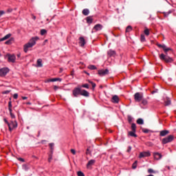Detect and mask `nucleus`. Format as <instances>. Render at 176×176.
Returning a JSON list of instances; mask_svg holds the SVG:
<instances>
[{
    "instance_id": "nucleus-56",
    "label": "nucleus",
    "mask_w": 176,
    "mask_h": 176,
    "mask_svg": "<svg viewBox=\"0 0 176 176\" xmlns=\"http://www.w3.org/2000/svg\"><path fill=\"white\" fill-rule=\"evenodd\" d=\"M32 17L33 20H36V16L35 15H34V14H32Z\"/></svg>"
},
{
    "instance_id": "nucleus-40",
    "label": "nucleus",
    "mask_w": 176,
    "mask_h": 176,
    "mask_svg": "<svg viewBox=\"0 0 176 176\" xmlns=\"http://www.w3.org/2000/svg\"><path fill=\"white\" fill-rule=\"evenodd\" d=\"M142 105H147L148 104V101L145 99H143L142 100Z\"/></svg>"
},
{
    "instance_id": "nucleus-5",
    "label": "nucleus",
    "mask_w": 176,
    "mask_h": 176,
    "mask_svg": "<svg viewBox=\"0 0 176 176\" xmlns=\"http://www.w3.org/2000/svg\"><path fill=\"white\" fill-rule=\"evenodd\" d=\"M6 57H8V63H16V56L14 54H7Z\"/></svg>"
},
{
    "instance_id": "nucleus-21",
    "label": "nucleus",
    "mask_w": 176,
    "mask_h": 176,
    "mask_svg": "<svg viewBox=\"0 0 176 176\" xmlns=\"http://www.w3.org/2000/svg\"><path fill=\"white\" fill-rule=\"evenodd\" d=\"M94 163H96V160H89L87 164V168H89L90 167V166H93V164H94Z\"/></svg>"
},
{
    "instance_id": "nucleus-9",
    "label": "nucleus",
    "mask_w": 176,
    "mask_h": 176,
    "mask_svg": "<svg viewBox=\"0 0 176 176\" xmlns=\"http://www.w3.org/2000/svg\"><path fill=\"white\" fill-rule=\"evenodd\" d=\"M9 72V69L4 67L0 69V76H6V74Z\"/></svg>"
},
{
    "instance_id": "nucleus-31",
    "label": "nucleus",
    "mask_w": 176,
    "mask_h": 176,
    "mask_svg": "<svg viewBox=\"0 0 176 176\" xmlns=\"http://www.w3.org/2000/svg\"><path fill=\"white\" fill-rule=\"evenodd\" d=\"M88 82H89V83H90L91 85L93 90H94V89H96V83H94L93 81H91L90 80H89Z\"/></svg>"
},
{
    "instance_id": "nucleus-63",
    "label": "nucleus",
    "mask_w": 176,
    "mask_h": 176,
    "mask_svg": "<svg viewBox=\"0 0 176 176\" xmlns=\"http://www.w3.org/2000/svg\"><path fill=\"white\" fill-rule=\"evenodd\" d=\"M51 82H56L55 78H51Z\"/></svg>"
},
{
    "instance_id": "nucleus-29",
    "label": "nucleus",
    "mask_w": 176,
    "mask_h": 176,
    "mask_svg": "<svg viewBox=\"0 0 176 176\" xmlns=\"http://www.w3.org/2000/svg\"><path fill=\"white\" fill-rule=\"evenodd\" d=\"M37 67H43L42 59L39 58L37 60Z\"/></svg>"
},
{
    "instance_id": "nucleus-58",
    "label": "nucleus",
    "mask_w": 176,
    "mask_h": 176,
    "mask_svg": "<svg viewBox=\"0 0 176 176\" xmlns=\"http://www.w3.org/2000/svg\"><path fill=\"white\" fill-rule=\"evenodd\" d=\"M55 80H56V82H57V80H58L59 82H61V78H55Z\"/></svg>"
},
{
    "instance_id": "nucleus-38",
    "label": "nucleus",
    "mask_w": 176,
    "mask_h": 176,
    "mask_svg": "<svg viewBox=\"0 0 176 176\" xmlns=\"http://www.w3.org/2000/svg\"><path fill=\"white\" fill-rule=\"evenodd\" d=\"M141 42H145V35L142 34L140 37Z\"/></svg>"
},
{
    "instance_id": "nucleus-51",
    "label": "nucleus",
    "mask_w": 176,
    "mask_h": 176,
    "mask_svg": "<svg viewBox=\"0 0 176 176\" xmlns=\"http://www.w3.org/2000/svg\"><path fill=\"white\" fill-rule=\"evenodd\" d=\"M13 97H14V98L15 100H17V98H18V97H19V94H14V96H13Z\"/></svg>"
},
{
    "instance_id": "nucleus-8",
    "label": "nucleus",
    "mask_w": 176,
    "mask_h": 176,
    "mask_svg": "<svg viewBox=\"0 0 176 176\" xmlns=\"http://www.w3.org/2000/svg\"><path fill=\"white\" fill-rule=\"evenodd\" d=\"M157 46H158V47H162L164 50V52H173V49L170 48V47H167V46H166V45H162V44H157Z\"/></svg>"
},
{
    "instance_id": "nucleus-64",
    "label": "nucleus",
    "mask_w": 176,
    "mask_h": 176,
    "mask_svg": "<svg viewBox=\"0 0 176 176\" xmlns=\"http://www.w3.org/2000/svg\"><path fill=\"white\" fill-rule=\"evenodd\" d=\"M9 111H10V113H12V108H9Z\"/></svg>"
},
{
    "instance_id": "nucleus-44",
    "label": "nucleus",
    "mask_w": 176,
    "mask_h": 176,
    "mask_svg": "<svg viewBox=\"0 0 176 176\" xmlns=\"http://www.w3.org/2000/svg\"><path fill=\"white\" fill-rule=\"evenodd\" d=\"M23 170H25V171H27V170H28V166H27V164H23Z\"/></svg>"
},
{
    "instance_id": "nucleus-7",
    "label": "nucleus",
    "mask_w": 176,
    "mask_h": 176,
    "mask_svg": "<svg viewBox=\"0 0 176 176\" xmlns=\"http://www.w3.org/2000/svg\"><path fill=\"white\" fill-rule=\"evenodd\" d=\"M98 74L100 75V76H105V75H108V74H109V70L108 69L104 70L100 69L98 71Z\"/></svg>"
},
{
    "instance_id": "nucleus-2",
    "label": "nucleus",
    "mask_w": 176,
    "mask_h": 176,
    "mask_svg": "<svg viewBox=\"0 0 176 176\" xmlns=\"http://www.w3.org/2000/svg\"><path fill=\"white\" fill-rule=\"evenodd\" d=\"M160 60H163L164 61H165V63H173V61H174L173 60V58L168 56H164V54H161L160 55Z\"/></svg>"
},
{
    "instance_id": "nucleus-35",
    "label": "nucleus",
    "mask_w": 176,
    "mask_h": 176,
    "mask_svg": "<svg viewBox=\"0 0 176 176\" xmlns=\"http://www.w3.org/2000/svg\"><path fill=\"white\" fill-rule=\"evenodd\" d=\"M137 163H138V161H135V162L132 164V168H133V170H135V168H137Z\"/></svg>"
},
{
    "instance_id": "nucleus-42",
    "label": "nucleus",
    "mask_w": 176,
    "mask_h": 176,
    "mask_svg": "<svg viewBox=\"0 0 176 176\" xmlns=\"http://www.w3.org/2000/svg\"><path fill=\"white\" fill-rule=\"evenodd\" d=\"M128 122L129 123H131V122H133V118H131V116H128Z\"/></svg>"
},
{
    "instance_id": "nucleus-26",
    "label": "nucleus",
    "mask_w": 176,
    "mask_h": 176,
    "mask_svg": "<svg viewBox=\"0 0 176 176\" xmlns=\"http://www.w3.org/2000/svg\"><path fill=\"white\" fill-rule=\"evenodd\" d=\"M49 146H50V149H51V153H52V155H53V151H54V143H50V144H49Z\"/></svg>"
},
{
    "instance_id": "nucleus-17",
    "label": "nucleus",
    "mask_w": 176,
    "mask_h": 176,
    "mask_svg": "<svg viewBox=\"0 0 176 176\" xmlns=\"http://www.w3.org/2000/svg\"><path fill=\"white\" fill-rule=\"evenodd\" d=\"M94 30H95V31H101V30H102V25H101V24H96L94 27Z\"/></svg>"
},
{
    "instance_id": "nucleus-6",
    "label": "nucleus",
    "mask_w": 176,
    "mask_h": 176,
    "mask_svg": "<svg viewBox=\"0 0 176 176\" xmlns=\"http://www.w3.org/2000/svg\"><path fill=\"white\" fill-rule=\"evenodd\" d=\"M143 97L142 94H140V92H137L134 95L135 101L140 102V101L142 100Z\"/></svg>"
},
{
    "instance_id": "nucleus-47",
    "label": "nucleus",
    "mask_w": 176,
    "mask_h": 176,
    "mask_svg": "<svg viewBox=\"0 0 176 176\" xmlns=\"http://www.w3.org/2000/svg\"><path fill=\"white\" fill-rule=\"evenodd\" d=\"M82 87H85V89H89V84H84L82 85Z\"/></svg>"
},
{
    "instance_id": "nucleus-20",
    "label": "nucleus",
    "mask_w": 176,
    "mask_h": 176,
    "mask_svg": "<svg viewBox=\"0 0 176 176\" xmlns=\"http://www.w3.org/2000/svg\"><path fill=\"white\" fill-rule=\"evenodd\" d=\"M12 36V34H6L4 37L0 39V42H2L3 41H6V39H9Z\"/></svg>"
},
{
    "instance_id": "nucleus-60",
    "label": "nucleus",
    "mask_w": 176,
    "mask_h": 176,
    "mask_svg": "<svg viewBox=\"0 0 176 176\" xmlns=\"http://www.w3.org/2000/svg\"><path fill=\"white\" fill-rule=\"evenodd\" d=\"M52 82V81H51V79H48V80H46L45 81V83H49V82Z\"/></svg>"
},
{
    "instance_id": "nucleus-62",
    "label": "nucleus",
    "mask_w": 176,
    "mask_h": 176,
    "mask_svg": "<svg viewBox=\"0 0 176 176\" xmlns=\"http://www.w3.org/2000/svg\"><path fill=\"white\" fill-rule=\"evenodd\" d=\"M154 93H157V89H155V91H152V94H154Z\"/></svg>"
},
{
    "instance_id": "nucleus-39",
    "label": "nucleus",
    "mask_w": 176,
    "mask_h": 176,
    "mask_svg": "<svg viewBox=\"0 0 176 176\" xmlns=\"http://www.w3.org/2000/svg\"><path fill=\"white\" fill-rule=\"evenodd\" d=\"M86 155H91V151H90V147L87 148Z\"/></svg>"
},
{
    "instance_id": "nucleus-57",
    "label": "nucleus",
    "mask_w": 176,
    "mask_h": 176,
    "mask_svg": "<svg viewBox=\"0 0 176 176\" xmlns=\"http://www.w3.org/2000/svg\"><path fill=\"white\" fill-rule=\"evenodd\" d=\"M3 120H4L5 123H6V124H8V125L9 124V122L8 121V120H6V118H4Z\"/></svg>"
},
{
    "instance_id": "nucleus-48",
    "label": "nucleus",
    "mask_w": 176,
    "mask_h": 176,
    "mask_svg": "<svg viewBox=\"0 0 176 176\" xmlns=\"http://www.w3.org/2000/svg\"><path fill=\"white\" fill-rule=\"evenodd\" d=\"M13 12V8H8L7 10V13H12Z\"/></svg>"
},
{
    "instance_id": "nucleus-49",
    "label": "nucleus",
    "mask_w": 176,
    "mask_h": 176,
    "mask_svg": "<svg viewBox=\"0 0 176 176\" xmlns=\"http://www.w3.org/2000/svg\"><path fill=\"white\" fill-rule=\"evenodd\" d=\"M58 89H60V87L57 86V85H54V90L56 91L57 90H58Z\"/></svg>"
},
{
    "instance_id": "nucleus-28",
    "label": "nucleus",
    "mask_w": 176,
    "mask_h": 176,
    "mask_svg": "<svg viewBox=\"0 0 176 176\" xmlns=\"http://www.w3.org/2000/svg\"><path fill=\"white\" fill-rule=\"evenodd\" d=\"M131 129H132V131H136L137 126L135 125V123L131 124Z\"/></svg>"
},
{
    "instance_id": "nucleus-32",
    "label": "nucleus",
    "mask_w": 176,
    "mask_h": 176,
    "mask_svg": "<svg viewBox=\"0 0 176 176\" xmlns=\"http://www.w3.org/2000/svg\"><path fill=\"white\" fill-rule=\"evenodd\" d=\"M88 69H91V70L97 69V67H96L95 65H90L88 66Z\"/></svg>"
},
{
    "instance_id": "nucleus-37",
    "label": "nucleus",
    "mask_w": 176,
    "mask_h": 176,
    "mask_svg": "<svg viewBox=\"0 0 176 176\" xmlns=\"http://www.w3.org/2000/svg\"><path fill=\"white\" fill-rule=\"evenodd\" d=\"M148 174H152V173L155 174V173H156V172L155 170H153V169L149 168V169H148Z\"/></svg>"
},
{
    "instance_id": "nucleus-59",
    "label": "nucleus",
    "mask_w": 176,
    "mask_h": 176,
    "mask_svg": "<svg viewBox=\"0 0 176 176\" xmlns=\"http://www.w3.org/2000/svg\"><path fill=\"white\" fill-rule=\"evenodd\" d=\"M131 151V146H129L126 152H130Z\"/></svg>"
},
{
    "instance_id": "nucleus-27",
    "label": "nucleus",
    "mask_w": 176,
    "mask_h": 176,
    "mask_svg": "<svg viewBox=\"0 0 176 176\" xmlns=\"http://www.w3.org/2000/svg\"><path fill=\"white\" fill-rule=\"evenodd\" d=\"M131 31H133V28L131 25L127 26L125 32H131Z\"/></svg>"
},
{
    "instance_id": "nucleus-61",
    "label": "nucleus",
    "mask_w": 176,
    "mask_h": 176,
    "mask_svg": "<svg viewBox=\"0 0 176 176\" xmlns=\"http://www.w3.org/2000/svg\"><path fill=\"white\" fill-rule=\"evenodd\" d=\"M47 43V39L45 40L43 45H46Z\"/></svg>"
},
{
    "instance_id": "nucleus-30",
    "label": "nucleus",
    "mask_w": 176,
    "mask_h": 176,
    "mask_svg": "<svg viewBox=\"0 0 176 176\" xmlns=\"http://www.w3.org/2000/svg\"><path fill=\"white\" fill-rule=\"evenodd\" d=\"M136 122L138 124H144V120L142 118H138Z\"/></svg>"
},
{
    "instance_id": "nucleus-11",
    "label": "nucleus",
    "mask_w": 176,
    "mask_h": 176,
    "mask_svg": "<svg viewBox=\"0 0 176 176\" xmlns=\"http://www.w3.org/2000/svg\"><path fill=\"white\" fill-rule=\"evenodd\" d=\"M81 89L79 87H76L73 90V96L74 97H77L78 96H79V94H80L81 93Z\"/></svg>"
},
{
    "instance_id": "nucleus-54",
    "label": "nucleus",
    "mask_w": 176,
    "mask_h": 176,
    "mask_svg": "<svg viewBox=\"0 0 176 176\" xmlns=\"http://www.w3.org/2000/svg\"><path fill=\"white\" fill-rule=\"evenodd\" d=\"M3 14H5V11H3V10H0V17H1Z\"/></svg>"
},
{
    "instance_id": "nucleus-46",
    "label": "nucleus",
    "mask_w": 176,
    "mask_h": 176,
    "mask_svg": "<svg viewBox=\"0 0 176 176\" xmlns=\"http://www.w3.org/2000/svg\"><path fill=\"white\" fill-rule=\"evenodd\" d=\"M70 152H72V153L73 155H76V151L75 149H74V148H72V149L70 150Z\"/></svg>"
},
{
    "instance_id": "nucleus-24",
    "label": "nucleus",
    "mask_w": 176,
    "mask_h": 176,
    "mask_svg": "<svg viewBox=\"0 0 176 176\" xmlns=\"http://www.w3.org/2000/svg\"><path fill=\"white\" fill-rule=\"evenodd\" d=\"M89 13H90L89 9H84L82 10V14H84V16H88Z\"/></svg>"
},
{
    "instance_id": "nucleus-22",
    "label": "nucleus",
    "mask_w": 176,
    "mask_h": 176,
    "mask_svg": "<svg viewBox=\"0 0 176 176\" xmlns=\"http://www.w3.org/2000/svg\"><path fill=\"white\" fill-rule=\"evenodd\" d=\"M128 135H130L131 137H134L135 138H137V134H135V131H129L128 133Z\"/></svg>"
},
{
    "instance_id": "nucleus-25",
    "label": "nucleus",
    "mask_w": 176,
    "mask_h": 176,
    "mask_svg": "<svg viewBox=\"0 0 176 176\" xmlns=\"http://www.w3.org/2000/svg\"><path fill=\"white\" fill-rule=\"evenodd\" d=\"M14 38H11L8 41H6L5 44L6 45H12V42H14Z\"/></svg>"
},
{
    "instance_id": "nucleus-12",
    "label": "nucleus",
    "mask_w": 176,
    "mask_h": 176,
    "mask_svg": "<svg viewBox=\"0 0 176 176\" xmlns=\"http://www.w3.org/2000/svg\"><path fill=\"white\" fill-rule=\"evenodd\" d=\"M164 105L165 107H168V105H171V100H170V98L166 97V98H164Z\"/></svg>"
},
{
    "instance_id": "nucleus-16",
    "label": "nucleus",
    "mask_w": 176,
    "mask_h": 176,
    "mask_svg": "<svg viewBox=\"0 0 176 176\" xmlns=\"http://www.w3.org/2000/svg\"><path fill=\"white\" fill-rule=\"evenodd\" d=\"M167 134H170V131L164 130V131H161L160 133V135L161 137H166V135H167Z\"/></svg>"
},
{
    "instance_id": "nucleus-34",
    "label": "nucleus",
    "mask_w": 176,
    "mask_h": 176,
    "mask_svg": "<svg viewBox=\"0 0 176 176\" xmlns=\"http://www.w3.org/2000/svg\"><path fill=\"white\" fill-rule=\"evenodd\" d=\"M53 160V154H50L48 157V162L50 163L52 160Z\"/></svg>"
},
{
    "instance_id": "nucleus-19",
    "label": "nucleus",
    "mask_w": 176,
    "mask_h": 176,
    "mask_svg": "<svg viewBox=\"0 0 176 176\" xmlns=\"http://www.w3.org/2000/svg\"><path fill=\"white\" fill-rule=\"evenodd\" d=\"M112 102H114L115 104H118L119 102V96L115 95L112 98Z\"/></svg>"
},
{
    "instance_id": "nucleus-52",
    "label": "nucleus",
    "mask_w": 176,
    "mask_h": 176,
    "mask_svg": "<svg viewBox=\"0 0 176 176\" xmlns=\"http://www.w3.org/2000/svg\"><path fill=\"white\" fill-rule=\"evenodd\" d=\"M18 160H19V162H22L23 163H24V162H25L24 159L21 158V157H19Z\"/></svg>"
},
{
    "instance_id": "nucleus-43",
    "label": "nucleus",
    "mask_w": 176,
    "mask_h": 176,
    "mask_svg": "<svg viewBox=\"0 0 176 176\" xmlns=\"http://www.w3.org/2000/svg\"><path fill=\"white\" fill-rule=\"evenodd\" d=\"M164 17H167L170 13H171V11H168V12H163Z\"/></svg>"
},
{
    "instance_id": "nucleus-3",
    "label": "nucleus",
    "mask_w": 176,
    "mask_h": 176,
    "mask_svg": "<svg viewBox=\"0 0 176 176\" xmlns=\"http://www.w3.org/2000/svg\"><path fill=\"white\" fill-rule=\"evenodd\" d=\"M174 140V135H170L168 137L162 139V144H168V142H171Z\"/></svg>"
},
{
    "instance_id": "nucleus-10",
    "label": "nucleus",
    "mask_w": 176,
    "mask_h": 176,
    "mask_svg": "<svg viewBox=\"0 0 176 176\" xmlns=\"http://www.w3.org/2000/svg\"><path fill=\"white\" fill-rule=\"evenodd\" d=\"M149 156H151V152L144 151L140 153L139 157L142 159V157H149Z\"/></svg>"
},
{
    "instance_id": "nucleus-45",
    "label": "nucleus",
    "mask_w": 176,
    "mask_h": 176,
    "mask_svg": "<svg viewBox=\"0 0 176 176\" xmlns=\"http://www.w3.org/2000/svg\"><path fill=\"white\" fill-rule=\"evenodd\" d=\"M10 93V90L3 91L2 92V94H9Z\"/></svg>"
},
{
    "instance_id": "nucleus-1",
    "label": "nucleus",
    "mask_w": 176,
    "mask_h": 176,
    "mask_svg": "<svg viewBox=\"0 0 176 176\" xmlns=\"http://www.w3.org/2000/svg\"><path fill=\"white\" fill-rule=\"evenodd\" d=\"M36 41H39V37L35 36L32 38L29 42L23 45V51L25 53L28 52V49L35 46L36 45Z\"/></svg>"
},
{
    "instance_id": "nucleus-36",
    "label": "nucleus",
    "mask_w": 176,
    "mask_h": 176,
    "mask_svg": "<svg viewBox=\"0 0 176 176\" xmlns=\"http://www.w3.org/2000/svg\"><path fill=\"white\" fill-rule=\"evenodd\" d=\"M47 31H46V30L45 29H42L41 30V35H45V34H47Z\"/></svg>"
},
{
    "instance_id": "nucleus-50",
    "label": "nucleus",
    "mask_w": 176,
    "mask_h": 176,
    "mask_svg": "<svg viewBox=\"0 0 176 176\" xmlns=\"http://www.w3.org/2000/svg\"><path fill=\"white\" fill-rule=\"evenodd\" d=\"M142 131L143 133H149V129H142Z\"/></svg>"
},
{
    "instance_id": "nucleus-53",
    "label": "nucleus",
    "mask_w": 176,
    "mask_h": 176,
    "mask_svg": "<svg viewBox=\"0 0 176 176\" xmlns=\"http://www.w3.org/2000/svg\"><path fill=\"white\" fill-rule=\"evenodd\" d=\"M10 115L12 119H14V118H16V116H14V114H13V113H10Z\"/></svg>"
},
{
    "instance_id": "nucleus-23",
    "label": "nucleus",
    "mask_w": 176,
    "mask_h": 176,
    "mask_svg": "<svg viewBox=\"0 0 176 176\" xmlns=\"http://www.w3.org/2000/svg\"><path fill=\"white\" fill-rule=\"evenodd\" d=\"M86 20H87V23L88 24H91V23H93V17L92 16H87Z\"/></svg>"
},
{
    "instance_id": "nucleus-13",
    "label": "nucleus",
    "mask_w": 176,
    "mask_h": 176,
    "mask_svg": "<svg viewBox=\"0 0 176 176\" xmlns=\"http://www.w3.org/2000/svg\"><path fill=\"white\" fill-rule=\"evenodd\" d=\"M79 45L81 46V47H83L85 45H86V41L85 40V38L83 37H80L79 38Z\"/></svg>"
},
{
    "instance_id": "nucleus-14",
    "label": "nucleus",
    "mask_w": 176,
    "mask_h": 176,
    "mask_svg": "<svg viewBox=\"0 0 176 176\" xmlns=\"http://www.w3.org/2000/svg\"><path fill=\"white\" fill-rule=\"evenodd\" d=\"M153 155H154V159L155 160H160V159L162 157V155L160 153H154Z\"/></svg>"
},
{
    "instance_id": "nucleus-41",
    "label": "nucleus",
    "mask_w": 176,
    "mask_h": 176,
    "mask_svg": "<svg viewBox=\"0 0 176 176\" xmlns=\"http://www.w3.org/2000/svg\"><path fill=\"white\" fill-rule=\"evenodd\" d=\"M77 175L78 176H85V173H83V172H82V171H78V172H77Z\"/></svg>"
},
{
    "instance_id": "nucleus-55",
    "label": "nucleus",
    "mask_w": 176,
    "mask_h": 176,
    "mask_svg": "<svg viewBox=\"0 0 176 176\" xmlns=\"http://www.w3.org/2000/svg\"><path fill=\"white\" fill-rule=\"evenodd\" d=\"M9 108H12V101H10L9 102H8V109Z\"/></svg>"
},
{
    "instance_id": "nucleus-15",
    "label": "nucleus",
    "mask_w": 176,
    "mask_h": 176,
    "mask_svg": "<svg viewBox=\"0 0 176 176\" xmlns=\"http://www.w3.org/2000/svg\"><path fill=\"white\" fill-rule=\"evenodd\" d=\"M107 55L109 56V57H113L116 56V52L112 50H109L107 52Z\"/></svg>"
},
{
    "instance_id": "nucleus-33",
    "label": "nucleus",
    "mask_w": 176,
    "mask_h": 176,
    "mask_svg": "<svg viewBox=\"0 0 176 176\" xmlns=\"http://www.w3.org/2000/svg\"><path fill=\"white\" fill-rule=\"evenodd\" d=\"M144 34H145V35H146V36H149V29L146 28L144 30Z\"/></svg>"
},
{
    "instance_id": "nucleus-18",
    "label": "nucleus",
    "mask_w": 176,
    "mask_h": 176,
    "mask_svg": "<svg viewBox=\"0 0 176 176\" xmlns=\"http://www.w3.org/2000/svg\"><path fill=\"white\" fill-rule=\"evenodd\" d=\"M80 96H83L84 97H89L90 94L87 91L82 89L81 90Z\"/></svg>"
},
{
    "instance_id": "nucleus-4",
    "label": "nucleus",
    "mask_w": 176,
    "mask_h": 176,
    "mask_svg": "<svg viewBox=\"0 0 176 176\" xmlns=\"http://www.w3.org/2000/svg\"><path fill=\"white\" fill-rule=\"evenodd\" d=\"M9 131H12V130H14V129H16L17 127V121H11L8 124Z\"/></svg>"
}]
</instances>
